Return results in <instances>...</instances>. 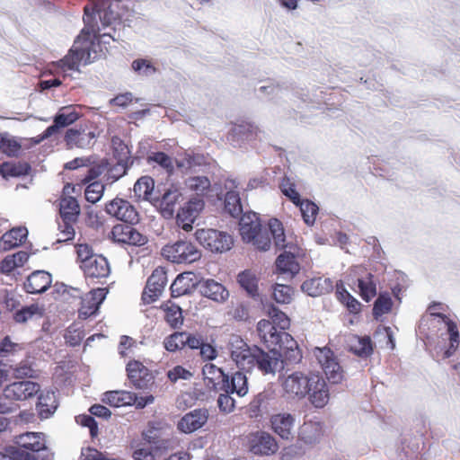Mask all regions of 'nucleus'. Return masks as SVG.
<instances>
[{"label":"nucleus","mask_w":460,"mask_h":460,"mask_svg":"<svg viewBox=\"0 0 460 460\" xmlns=\"http://www.w3.org/2000/svg\"><path fill=\"white\" fill-rule=\"evenodd\" d=\"M191 376V372L181 366H176L167 372V377L172 383L178 380H189Z\"/></svg>","instance_id":"obj_60"},{"label":"nucleus","mask_w":460,"mask_h":460,"mask_svg":"<svg viewBox=\"0 0 460 460\" xmlns=\"http://www.w3.org/2000/svg\"><path fill=\"white\" fill-rule=\"evenodd\" d=\"M96 134L89 122L79 123L66 131L64 141L68 149L89 148L93 145Z\"/></svg>","instance_id":"obj_7"},{"label":"nucleus","mask_w":460,"mask_h":460,"mask_svg":"<svg viewBox=\"0 0 460 460\" xmlns=\"http://www.w3.org/2000/svg\"><path fill=\"white\" fill-rule=\"evenodd\" d=\"M225 189L226 190V192L224 201H241L238 184L234 180H226L225 182Z\"/></svg>","instance_id":"obj_61"},{"label":"nucleus","mask_w":460,"mask_h":460,"mask_svg":"<svg viewBox=\"0 0 460 460\" xmlns=\"http://www.w3.org/2000/svg\"><path fill=\"white\" fill-rule=\"evenodd\" d=\"M7 369L9 370V376L14 378L34 377L36 373L28 360L21 361L15 366H7Z\"/></svg>","instance_id":"obj_47"},{"label":"nucleus","mask_w":460,"mask_h":460,"mask_svg":"<svg viewBox=\"0 0 460 460\" xmlns=\"http://www.w3.org/2000/svg\"><path fill=\"white\" fill-rule=\"evenodd\" d=\"M250 445L251 451L255 455L271 456L279 449V445L274 437L265 431H257L252 434Z\"/></svg>","instance_id":"obj_14"},{"label":"nucleus","mask_w":460,"mask_h":460,"mask_svg":"<svg viewBox=\"0 0 460 460\" xmlns=\"http://www.w3.org/2000/svg\"><path fill=\"white\" fill-rule=\"evenodd\" d=\"M270 428L275 434L285 440L295 437L296 418L289 412H279L270 418Z\"/></svg>","instance_id":"obj_11"},{"label":"nucleus","mask_w":460,"mask_h":460,"mask_svg":"<svg viewBox=\"0 0 460 460\" xmlns=\"http://www.w3.org/2000/svg\"><path fill=\"white\" fill-rule=\"evenodd\" d=\"M148 164H155L163 168L169 175L174 172L173 159L162 151L152 152L146 157Z\"/></svg>","instance_id":"obj_43"},{"label":"nucleus","mask_w":460,"mask_h":460,"mask_svg":"<svg viewBox=\"0 0 460 460\" xmlns=\"http://www.w3.org/2000/svg\"><path fill=\"white\" fill-rule=\"evenodd\" d=\"M81 269L86 278L102 279L110 275L111 269L109 262L102 255H96L93 259H88L84 264H81Z\"/></svg>","instance_id":"obj_22"},{"label":"nucleus","mask_w":460,"mask_h":460,"mask_svg":"<svg viewBox=\"0 0 460 460\" xmlns=\"http://www.w3.org/2000/svg\"><path fill=\"white\" fill-rule=\"evenodd\" d=\"M132 69L138 75L148 76L156 72V67L151 63V61L146 58H138L132 62Z\"/></svg>","instance_id":"obj_57"},{"label":"nucleus","mask_w":460,"mask_h":460,"mask_svg":"<svg viewBox=\"0 0 460 460\" xmlns=\"http://www.w3.org/2000/svg\"><path fill=\"white\" fill-rule=\"evenodd\" d=\"M58 407L56 396L53 392H47L39 396L37 409L41 419L49 418Z\"/></svg>","instance_id":"obj_38"},{"label":"nucleus","mask_w":460,"mask_h":460,"mask_svg":"<svg viewBox=\"0 0 460 460\" xmlns=\"http://www.w3.org/2000/svg\"><path fill=\"white\" fill-rule=\"evenodd\" d=\"M184 340L185 332H176L164 339V346L166 350L174 352L185 347Z\"/></svg>","instance_id":"obj_52"},{"label":"nucleus","mask_w":460,"mask_h":460,"mask_svg":"<svg viewBox=\"0 0 460 460\" xmlns=\"http://www.w3.org/2000/svg\"><path fill=\"white\" fill-rule=\"evenodd\" d=\"M14 441L20 447L38 452L45 449L44 434L40 432H26L14 438Z\"/></svg>","instance_id":"obj_30"},{"label":"nucleus","mask_w":460,"mask_h":460,"mask_svg":"<svg viewBox=\"0 0 460 460\" xmlns=\"http://www.w3.org/2000/svg\"><path fill=\"white\" fill-rule=\"evenodd\" d=\"M438 305H433L429 306V310H430V314L432 315H436L438 317L442 318V320L447 324V332L449 334V346L443 352V358H448L452 355L455 354V352L456 351V349H457V348L459 346V343H460V341H459V332H458L457 325H456V323L455 322L451 321L445 314H442L440 313H436L434 311L436 306H438Z\"/></svg>","instance_id":"obj_24"},{"label":"nucleus","mask_w":460,"mask_h":460,"mask_svg":"<svg viewBox=\"0 0 460 460\" xmlns=\"http://www.w3.org/2000/svg\"><path fill=\"white\" fill-rule=\"evenodd\" d=\"M28 235V230L25 227H13L0 239V250L3 252L9 251L20 246L25 241Z\"/></svg>","instance_id":"obj_29"},{"label":"nucleus","mask_w":460,"mask_h":460,"mask_svg":"<svg viewBox=\"0 0 460 460\" xmlns=\"http://www.w3.org/2000/svg\"><path fill=\"white\" fill-rule=\"evenodd\" d=\"M106 212L118 220L130 225L138 222V213L131 203H106Z\"/></svg>","instance_id":"obj_20"},{"label":"nucleus","mask_w":460,"mask_h":460,"mask_svg":"<svg viewBox=\"0 0 460 460\" xmlns=\"http://www.w3.org/2000/svg\"><path fill=\"white\" fill-rule=\"evenodd\" d=\"M301 288L310 296H318L330 292L332 289V285L329 279L319 277L305 280Z\"/></svg>","instance_id":"obj_32"},{"label":"nucleus","mask_w":460,"mask_h":460,"mask_svg":"<svg viewBox=\"0 0 460 460\" xmlns=\"http://www.w3.org/2000/svg\"><path fill=\"white\" fill-rule=\"evenodd\" d=\"M105 186L99 181L89 183L83 189L86 201H100L103 195Z\"/></svg>","instance_id":"obj_53"},{"label":"nucleus","mask_w":460,"mask_h":460,"mask_svg":"<svg viewBox=\"0 0 460 460\" xmlns=\"http://www.w3.org/2000/svg\"><path fill=\"white\" fill-rule=\"evenodd\" d=\"M323 435V427L319 421H305L298 429V438L305 444L317 443Z\"/></svg>","instance_id":"obj_28"},{"label":"nucleus","mask_w":460,"mask_h":460,"mask_svg":"<svg viewBox=\"0 0 460 460\" xmlns=\"http://www.w3.org/2000/svg\"><path fill=\"white\" fill-rule=\"evenodd\" d=\"M281 192L288 197L291 201H310L309 199H301L300 195L296 189L294 182L285 177L282 179L279 185Z\"/></svg>","instance_id":"obj_56"},{"label":"nucleus","mask_w":460,"mask_h":460,"mask_svg":"<svg viewBox=\"0 0 460 460\" xmlns=\"http://www.w3.org/2000/svg\"><path fill=\"white\" fill-rule=\"evenodd\" d=\"M111 146L113 156L117 160L118 164L126 167L131 158L128 146L117 136L112 137Z\"/></svg>","instance_id":"obj_39"},{"label":"nucleus","mask_w":460,"mask_h":460,"mask_svg":"<svg viewBox=\"0 0 460 460\" xmlns=\"http://www.w3.org/2000/svg\"><path fill=\"white\" fill-rule=\"evenodd\" d=\"M277 272L284 279H292L300 270V266L292 252H284L276 260Z\"/></svg>","instance_id":"obj_26"},{"label":"nucleus","mask_w":460,"mask_h":460,"mask_svg":"<svg viewBox=\"0 0 460 460\" xmlns=\"http://www.w3.org/2000/svg\"><path fill=\"white\" fill-rule=\"evenodd\" d=\"M59 213L62 221L75 222L80 214L79 203H59Z\"/></svg>","instance_id":"obj_51"},{"label":"nucleus","mask_w":460,"mask_h":460,"mask_svg":"<svg viewBox=\"0 0 460 460\" xmlns=\"http://www.w3.org/2000/svg\"><path fill=\"white\" fill-rule=\"evenodd\" d=\"M127 372L129 380L138 389L147 388L153 383V375L139 361H130L127 365Z\"/></svg>","instance_id":"obj_16"},{"label":"nucleus","mask_w":460,"mask_h":460,"mask_svg":"<svg viewBox=\"0 0 460 460\" xmlns=\"http://www.w3.org/2000/svg\"><path fill=\"white\" fill-rule=\"evenodd\" d=\"M181 189L177 183H171L166 189H164L162 195L161 201H177L181 198Z\"/></svg>","instance_id":"obj_64"},{"label":"nucleus","mask_w":460,"mask_h":460,"mask_svg":"<svg viewBox=\"0 0 460 460\" xmlns=\"http://www.w3.org/2000/svg\"><path fill=\"white\" fill-rule=\"evenodd\" d=\"M107 295L106 288H96L87 293L83 298L78 310L79 317L87 319L95 314Z\"/></svg>","instance_id":"obj_15"},{"label":"nucleus","mask_w":460,"mask_h":460,"mask_svg":"<svg viewBox=\"0 0 460 460\" xmlns=\"http://www.w3.org/2000/svg\"><path fill=\"white\" fill-rule=\"evenodd\" d=\"M185 185L189 190L198 197H204L210 190V180L206 176H192L185 181Z\"/></svg>","instance_id":"obj_40"},{"label":"nucleus","mask_w":460,"mask_h":460,"mask_svg":"<svg viewBox=\"0 0 460 460\" xmlns=\"http://www.w3.org/2000/svg\"><path fill=\"white\" fill-rule=\"evenodd\" d=\"M16 400L6 396L5 388L4 389L3 394L0 396V413L6 414L11 413L18 409V404L15 402Z\"/></svg>","instance_id":"obj_63"},{"label":"nucleus","mask_w":460,"mask_h":460,"mask_svg":"<svg viewBox=\"0 0 460 460\" xmlns=\"http://www.w3.org/2000/svg\"><path fill=\"white\" fill-rule=\"evenodd\" d=\"M166 282L165 270L163 268H156L147 279L146 286L143 292V300L146 303L155 301L164 291Z\"/></svg>","instance_id":"obj_13"},{"label":"nucleus","mask_w":460,"mask_h":460,"mask_svg":"<svg viewBox=\"0 0 460 460\" xmlns=\"http://www.w3.org/2000/svg\"><path fill=\"white\" fill-rule=\"evenodd\" d=\"M273 298L277 303L288 304L293 296V289L290 286L277 283L273 288Z\"/></svg>","instance_id":"obj_54"},{"label":"nucleus","mask_w":460,"mask_h":460,"mask_svg":"<svg viewBox=\"0 0 460 460\" xmlns=\"http://www.w3.org/2000/svg\"><path fill=\"white\" fill-rule=\"evenodd\" d=\"M225 385L223 392L236 394L239 397L246 395L249 390L246 376L239 371L235 372L231 379L226 376Z\"/></svg>","instance_id":"obj_34"},{"label":"nucleus","mask_w":460,"mask_h":460,"mask_svg":"<svg viewBox=\"0 0 460 460\" xmlns=\"http://www.w3.org/2000/svg\"><path fill=\"white\" fill-rule=\"evenodd\" d=\"M195 237L204 248L212 252H225L234 245V239L231 234L217 229H198Z\"/></svg>","instance_id":"obj_5"},{"label":"nucleus","mask_w":460,"mask_h":460,"mask_svg":"<svg viewBox=\"0 0 460 460\" xmlns=\"http://www.w3.org/2000/svg\"><path fill=\"white\" fill-rule=\"evenodd\" d=\"M44 314V307L39 304H31L22 307L14 314L16 323H23L34 317H41Z\"/></svg>","instance_id":"obj_45"},{"label":"nucleus","mask_w":460,"mask_h":460,"mask_svg":"<svg viewBox=\"0 0 460 460\" xmlns=\"http://www.w3.org/2000/svg\"><path fill=\"white\" fill-rule=\"evenodd\" d=\"M206 409H196L186 413L178 422V429L184 433H191L200 429L208 420Z\"/></svg>","instance_id":"obj_21"},{"label":"nucleus","mask_w":460,"mask_h":460,"mask_svg":"<svg viewBox=\"0 0 460 460\" xmlns=\"http://www.w3.org/2000/svg\"><path fill=\"white\" fill-rule=\"evenodd\" d=\"M164 456V451L153 445L141 446L132 452L134 460H160Z\"/></svg>","instance_id":"obj_41"},{"label":"nucleus","mask_w":460,"mask_h":460,"mask_svg":"<svg viewBox=\"0 0 460 460\" xmlns=\"http://www.w3.org/2000/svg\"><path fill=\"white\" fill-rule=\"evenodd\" d=\"M155 180L151 176L140 177L134 185L135 197L138 201H152Z\"/></svg>","instance_id":"obj_36"},{"label":"nucleus","mask_w":460,"mask_h":460,"mask_svg":"<svg viewBox=\"0 0 460 460\" xmlns=\"http://www.w3.org/2000/svg\"><path fill=\"white\" fill-rule=\"evenodd\" d=\"M309 378L310 375H305L300 371L293 372L285 376L281 383L284 395L291 400H302L305 398L308 394L306 388Z\"/></svg>","instance_id":"obj_9"},{"label":"nucleus","mask_w":460,"mask_h":460,"mask_svg":"<svg viewBox=\"0 0 460 460\" xmlns=\"http://www.w3.org/2000/svg\"><path fill=\"white\" fill-rule=\"evenodd\" d=\"M239 232L243 241L251 243L260 251H268L270 238L266 230L262 229L260 217L253 211H246L239 221Z\"/></svg>","instance_id":"obj_3"},{"label":"nucleus","mask_w":460,"mask_h":460,"mask_svg":"<svg viewBox=\"0 0 460 460\" xmlns=\"http://www.w3.org/2000/svg\"><path fill=\"white\" fill-rule=\"evenodd\" d=\"M111 236L115 243L141 246L147 242V238L136 230L130 224H119L113 226Z\"/></svg>","instance_id":"obj_12"},{"label":"nucleus","mask_w":460,"mask_h":460,"mask_svg":"<svg viewBox=\"0 0 460 460\" xmlns=\"http://www.w3.org/2000/svg\"><path fill=\"white\" fill-rule=\"evenodd\" d=\"M198 282L193 279V273L184 272L177 276L172 284L171 285L172 296L178 297L188 294L194 287H197Z\"/></svg>","instance_id":"obj_35"},{"label":"nucleus","mask_w":460,"mask_h":460,"mask_svg":"<svg viewBox=\"0 0 460 460\" xmlns=\"http://www.w3.org/2000/svg\"><path fill=\"white\" fill-rule=\"evenodd\" d=\"M227 348L232 360L240 369L251 371L257 367L262 374L274 376L284 368L283 351L277 348L269 351L256 346L252 348L238 335L230 336Z\"/></svg>","instance_id":"obj_1"},{"label":"nucleus","mask_w":460,"mask_h":460,"mask_svg":"<svg viewBox=\"0 0 460 460\" xmlns=\"http://www.w3.org/2000/svg\"><path fill=\"white\" fill-rule=\"evenodd\" d=\"M197 288L200 294L215 302L223 303L228 296V290L219 282L212 279H200L198 281Z\"/></svg>","instance_id":"obj_17"},{"label":"nucleus","mask_w":460,"mask_h":460,"mask_svg":"<svg viewBox=\"0 0 460 460\" xmlns=\"http://www.w3.org/2000/svg\"><path fill=\"white\" fill-rule=\"evenodd\" d=\"M314 356L329 382L340 384L343 379V370L334 353L329 348H316Z\"/></svg>","instance_id":"obj_8"},{"label":"nucleus","mask_w":460,"mask_h":460,"mask_svg":"<svg viewBox=\"0 0 460 460\" xmlns=\"http://www.w3.org/2000/svg\"><path fill=\"white\" fill-rule=\"evenodd\" d=\"M31 170L27 163L4 162L0 165V174L4 178L25 175Z\"/></svg>","instance_id":"obj_44"},{"label":"nucleus","mask_w":460,"mask_h":460,"mask_svg":"<svg viewBox=\"0 0 460 460\" xmlns=\"http://www.w3.org/2000/svg\"><path fill=\"white\" fill-rule=\"evenodd\" d=\"M21 149V145L13 138L0 134V150L8 156H14Z\"/></svg>","instance_id":"obj_55"},{"label":"nucleus","mask_w":460,"mask_h":460,"mask_svg":"<svg viewBox=\"0 0 460 460\" xmlns=\"http://www.w3.org/2000/svg\"><path fill=\"white\" fill-rule=\"evenodd\" d=\"M51 275L44 270L32 272L24 283V288L28 293L38 294L45 292L51 285Z\"/></svg>","instance_id":"obj_25"},{"label":"nucleus","mask_w":460,"mask_h":460,"mask_svg":"<svg viewBox=\"0 0 460 460\" xmlns=\"http://www.w3.org/2000/svg\"><path fill=\"white\" fill-rule=\"evenodd\" d=\"M261 340L269 347L283 351L285 359L290 363L300 361L302 355L296 341L288 332L276 327L270 320L262 319L257 324Z\"/></svg>","instance_id":"obj_2"},{"label":"nucleus","mask_w":460,"mask_h":460,"mask_svg":"<svg viewBox=\"0 0 460 460\" xmlns=\"http://www.w3.org/2000/svg\"><path fill=\"white\" fill-rule=\"evenodd\" d=\"M299 207L304 222L307 226H313L319 212L317 203H295Z\"/></svg>","instance_id":"obj_50"},{"label":"nucleus","mask_w":460,"mask_h":460,"mask_svg":"<svg viewBox=\"0 0 460 460\" xmlns=\"http://www.w3.org/2000/svg\"><path fill=\"white\" fill-rule=\"evenodd\" d=\"M306 394L310 403L315 407L323 408L330 400V392L324 378L319 374L311 373L307 385Z\"/></svg>","instance_id":"obj_10"},{"label":"nucleus","mask_w":460,"mask_h":460,"mask_svg":"<svg viewBox=\"0 0 460 460\" xmlns=\"http://www.w3.org/2000/svg\"><path fill=\"white\" fill-rule=\"evenodd\" d=\"M393 305V301L388 294H380L377 299L375 301L373 307V315L376 319H378L385 314H388Z\"/></svg>","instance_id":"obj_49"},{"label":"nucleus","mask_w":460,"mask_h":460,"mask_svg":"<svg viewBox=\"0 0 460 460\" xmlns=\"http://www.w3.org/2000/svg\"><path fill=\"white\" fill-rule=\"evenodd\" d=\"M269 230L271 234L274 245L277 249L282 250L286 248H292L293 238L292 235L286 234L282 223L277 218H270L268 223Z\"/></svg>","instance_id":"obj_27"},{"label":"nucleus","mask_w":460,"mask_h":460,"mask_svg":"<svg viewBox=\"0 0 460 460\" xmlns=\"http://www.w3.org/2000/svg\"><path fill=\"white\" fill-rule=\"evenodd\" d=\"M358 287L361 297L368 302L376 295V286L373 280V275L367 276L364 279H359Z\"/></svg>","instance_id":"obj_48"},{"label":"nucleus","mask_w":460,"mask_h":460,"mask_svg":"<svg viewBox=\"0 0 460 460\" xmlns=\"http://www.w3.org/2000/svg\"><path fill=\"white\" fill-rule=\"evenodd\" d=\"M84 186L81 184L67 183L64 186L60 201H77Z\"/></svg>","instance_id":"obj_59"},{"label":"nucleus","mask_w":460,"mask_h":460,"mask_svg":"<svg viewBox=\"0 0 460 460\" xmlns=\"http://www.w3.org/2000/svg\"><path fill=\"white\" fill-rule=\"evenodd\" d=\"M162 255L173 263H191L201 257V252L192 243L178 241L164 246Z\"/></svg>","instance_id":"obj_6"},{"label":"nucleus","mask_w":460,"mask_h":460,"mask_svg":"<svg viewBox=\"0 0 460 460\" xmlns=\"http://www.w3.org/2000/svg\"><path fill=\"white\" fill-rule=\"evenodd\" d=\"M102 402L112 407L131 405L134 402V394L123 390L110 391L103 394Z\"/></svg>","instance_id":"obj_37"},{"label":"nucleus","mask_w":460,"mask_h":460,"mask_svg":"<svg viewBox=\"0 0 460 460\" xmlns=\"http://www.w3.org/2000/svg\"><path fill=\"white\" fill-rule=\"evenodd\" d=\"M205 385L217 392L223 391L226 385V375L221 368L211 363H207L202 368Z\"/></svg>","instance_id":"obj_23"},{"label":"nucleus","mask_w":460,"mask_h":460,"mask_svg":"<svg viewBox=\"0 0 460 460\" xmlns=\"http://www.w3.org/2000/svg\"><path fill=\"white\" fill-rule=\"evenodd\" d=\"M40 385L31 381L14 382L5 387L6 396L16 401L27 400L40 392Z\"/></svg>","instance_id":"obj_19"},{"label":"nucleus","mask_w":460,"mask_h":460,"mask_svg":"<svg viewBox=\"0 0 460 460\" xmlns=\"http://www.w3.org/2000/svg\"><path fill=\"white\" fill-rule=\"evenodd\" d=\"M161 308L164 311V319L172 328H179L183 323L181 308L171 302L163 305Z\"/></svg>","instance_id":"obj_42"},{"label":"nucleus","mask_w":460,"mask_h":460,"mask_svg":"<svg viewBox=\"0 0 460 460\" xmlns=\"http://www.w3.org/2000/svg\"><path fill=\"white\" fill-rule=\"evenodd\" d=\"M78 40H75L72 50L77 58L78 62L81 64L82 61H84V64H88L91 62V54H90V45L91 43L86 42V45L84 47H78Z\"/></svg>","instance_id":"obj_62"},{"label":"nucleus","mask_w":460,"mask_h":460,"mask_svg":"<svg viewBox=\"0 0 460 460\" xmlns=\"http://www.w3.org/2000/svg\"><path fill=\"white\" fill-rule=\"evenodd\" d=\"M269 315L270 317V323L276 327L285 332L289 326L288 317L280 310L276 307H271L269 310Z\"/></svg>","instance_id":"obj_58"},{"label":"nucleus","mask_w":460,"mask_h":460,"mask_svg":"<svg viewBox=\"0 0 460 460\" xmlns=\"http://www.w3.org/2000/svg\"><path fill=\"white\" fill-rule=\"evenodd\" d=\"M347 346L351 352L361 358L370 356L373 351L371 339L367 336L350 335L347 339Z\"/></svg>","instance_id":"obj_33"},{"label":"nucleus","mask_w":460,"mask_h":460,"mask_svg":"<svg viewBox=\"0 0 460 460\" xmlns=\"http://www.w3.org/2000/svg\"><path fill=\"white\" fill-rule=\"evenodd\" d=\"M93 4L92 6H84V22L85 28L83 31L87 34H93V38L105 36L107 33L101 34V29L94 22L95 14H98L103 28L109 27L116 22L118 15L110 9L111 0H90Z\"/></svg>","instance_id":"obj_4"},{"label":"nucleus","mask_w":460,"mask_h":460,"mask_svg":"<svg viewBox=\"0 0 460 460\" xmlns=\"http://www.w3.org/2000/svg\"><path fill=\"white\" fill-rule=\"evenodd\" d=\"M62 109L61 111H63ZM79 118V115L75 111H70L68 113H66L64 111H61L58 113L54 118V124L48 127L43 131V136L41 137V139H47L52 135L58 133V129L60 128L67 127L74 122H75Z\"/></svg>","instance_id":"obj_31"},{"label":"nucleus","mask_w":460,"mask_h":460,"mask_svg":"<svg viewBox=\"0 0 460 460\" xmlns=\"http://www.w3.org/2000/svg\"><path fill=\"white\" fill-rule=\"evenodd\" d=\"M204 208V203H183L178 208L176 221L179 226L189 232L192 229V224Z\"/></svg>","instance_id":"obj_18"},{"label":"nucleus","mask_w":460,"mask_h":460,"mask_svg":"<svg viewBox=\"0 0 460 460\" xmlns=\"http://www.w3.org/2000/svg\"><path fill=\"white\" fill-rule=\"evenodd\" d=\"M240 286L251 296L259 295L258 279L254 273L250 270H244L238 275Z\"/></svg>","instance_id":"obj_46"}]
</instances>
